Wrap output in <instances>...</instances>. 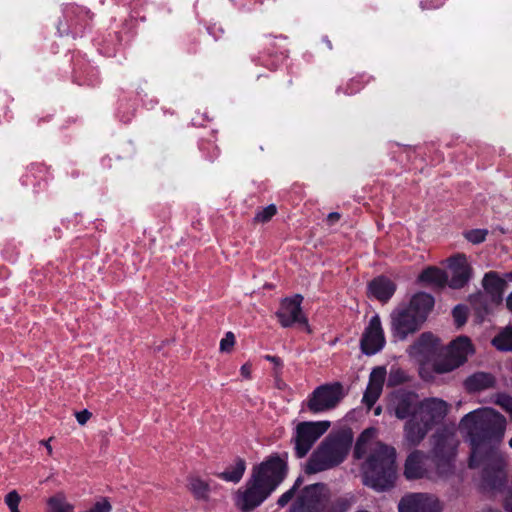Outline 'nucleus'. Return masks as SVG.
<instances>
[{
	"instance_id": "nucleus-1",
	"label": "nucleus",
	"mask_w": 512,
	"mask_h": 512,
	"mask_svg": "<svg viewBox=\"0 0 512 512\" xmlns=\"http://www.w3.org/2000/svg\"><path fill=\"white\" fill-rule=\"evenodd\" d=\"M471 442L470 468L482 469L483 479L492 487L501 484L507 461L500 450L506 419L499 412L484 408L467 414L461 421Z\"/></svg>"
},
{
	"instance_id": "nucleus-2",
	"label": "nucleus",
	"mask_w": 512,
	"mask_h": 512,
	"mask_svg": "<svg viewBox=\"0 0 512 512\" xmlns=\"http://www.w3.org/2000/svg\"><path fill=\"white\" fill-rule=\"evenodd\" d=\"M375 431L366 429L358 438L354 456L367 455L363 465L364 482L372 488L383 491L394 485L397 476L396 450L373 440Z\"/></svg>"
},
{
	"instance_id": "nucleus-3",
	"label": "nucleus",
	"mask_w": 512,
	"mask_h": 512,
	"mask_svg": "<svg viewBox=\"0 0 512 512\" xmlns=\"http://www.w3.org/2000/svg\"><path fill=\"white\" fill-rule=\"evenodd\" d=\"M352 442L350 429L330 434L310 455L305 464V473L316 474L338 466L346 458Z\"/></svg>"
},
{
	"instance_id": "nucleus-4",
	"label": "nucleus",
	"mask_w": 512,
	"mask_h": 512,
	"mask_svg": "<svg viewBox=\"0 0 512 512\" xmlns=\"http://www.w3.org/2000/svg\"><path fill=\"white\" fill-rule=\"evenodd\" d=\"M433 305L432 296L418 293L411 298L408 305L396 309L392 314V329L395 335L404 339L419 330Z\"/></svg>"
},
{
	"instance_id": "nucleus-5",
	"label": "nucleus",
	"mask_w": 512,
	"mask_h": 512,
	"mask_svg": "<svg viewBox=\"0 0 512 512\" xmlns=\"http://www.w3.org/2000/svg\"><path fill=\"white\" fill-rule=\"evenodd\" d=\"M300 503L310 512H345L348 503L343 499H333L325 484L306 486L298 495Z\"/></svg>"
},
{
	"instance_id": "nucleus-6",
	"label": "nucleus",
	"mask_w": 512,
	"mask_h": 512,
	"mask_svg": "<svg viewBox=\"0 0 512 512\" xmlns=\"http://www.w3.org/2000/svg\"><path fill=\"white\" fill-rule=\"evenodd\" d=\"M484 293L471 296V303L480 317L490 313L492 306H498L503 300L507 282L496 272L486 273L482 280Z\"/></svg>"
},
{
	"instance_id": "nucleus-7",
	"label": "nucleus",
	"mask_w": 512,
	"mask_h": 512,
	"mask_svg": "<svg viewBox=\"0 0 512 512\" xmlns=\"http://www.w3.org/2000/svg\"><path fill=\"white\" fill-rule=\"evenodd\" d=\"M331 427V422L323 421H302L295 427L293 438L295 453L299 458L305 457L316 441L323 436Z\"/></svg>"
},
{
	"instance_id": "nucleus-8",
	"label": "nucleus",
	"mask_w": 512,
	"mask_h": 512,
	"mask_svg": "<svg viewBox=\"0 0 512 512\" xmlns=\"http://www.w3.org/2000/svg\"><path fill=\"white\" fill-rule=\"evenodd\" d=\"M343 397L344 390L341 383L324 384L313 390L305 406L309 412L318 414L334 409Z\"/></svg>"
},
{
	"instance_id": "nucleus-9",
	"label": "nucleus",
	"mask_w": 512,
	"mask_h": 512,
	"mask_svg": "<svg viewBox=\"0 0 512 512\" xmlns=\"http://www.w3.org/2000/svg\"><path fill=\"white\" fill-rule=\"evenodd\" d=\"M284 474L285 463L278 457H272L253 468L250 480L271 494Z\"/></svg>"
},
{
	"instance_id": "nucleus-10",
	"label": "nucleus",
	"mask_w": 512,
	"mask_h": 512,
	"mask_svg": "<svg viewBox=\"0 0 512 512\" xmlns=\"http://www.w3.org/2000/svg\"><path fill=\"white\" fill-rule=\"evenodd\" d=\"M474 349L470 339L460 336L452 341L448 347L446 358L434 364V370L438 373H447L466 362L469 355L473 354Z\"/></svg>"
},
{
	"instance_id": "nucleus-11",
	"label": "nucleus",
	"mask_w": 512,
	"mask_h": 512,
	"mask_svg": "<svg viewBox=\"0 0 512 512\" xmlns=\"http://www.w3.org/2000/svg\"><path fill=\"white\" fill-rule=\"evenodd\" d=\"M456 443L452 438L439 440L435 446V470L432 481L447 480L455 473L453 458Z\"/></svg>"
},
{
	"instance_id": "nucleus-12",
	"label": "nucleus",
	"mask_w": 512,
	"mask_h": 512,
	"mask_svg": "<svg viewBox=\"0 0 512 512\" xmlns=\"http://www.w3.org/2000/svg\"><path fill=\"white\" fill-rule=\"evenodd\" d=\"M302 301L303 296L300 294L283 299L276 316L282 327L287 328L294 324H300L304 326L308 333H311L312 330L301 308Z\"/></svg>"
},
{
	"instance_id": "nucleus-13",
	"label": "nucleus",
	"mask_w": 512,
	"mask_h": 512,
	"mask_svg": "<svg viewBox=\"0 0 512 512\" xmlns=\"http://www.w3.org/2000/svg\"><path fill=\"white\" fill-rule=\"evenodd\" d=\"M399 512H440L439 500L428 493H411L399 502Z\"/></svg>"
},
{
	"instance_id": "nucleus-14",
	"label": "nucleus",
	"mask_w": 512,
	"mask_h": 512,
	"mask_svg": "<svg viewBox=\"0 0 512 512\" xmlns=\"http://www.w3.org/2000/svg\"><path fill=\"white\" fill-rule=\"evenodd\" d=\"M270 494L252 480H248L242 490L235 495V505L242 512H250L258 507Z\"/></svg>"
},
{
	"instance_id": "nucleus-15",
	"label": "nucleus",
	"mask_w": 512,
	"mask_h": 512,
	"mask_svg": "<svg viewBox=\"0 0 512 512\" xmlns=\"http://www.w3.org/2000/svg\"><path fill=\"white\" fill-rule=\"evenodd\" d=\"M447 404L436 398L426 399L422 402L419 401L417 412H415L416 419H420L430 429L432 426L440 422L447 414Z\"/></svg>"
},
{
	"instance_id": "nucleus-16",
	"label": "nucleus",
	"mask_w": 512,
	"mask_h": 512,
	"mask_svg": "<svg viewBox=\"0 0 512 512\" xmlns=\"http://www.w3.org/2000/svg\"><path fill=\"white\" fill-rule=\"evenodd\" d=\"M404 476L409 480L433 479L434 473L428 467V456L420 451H412L404 463Z\"/></svg>"
},
{
	"instance_id": "nucleus-17",
	"label": "nucleus",
	"mask_w": 512,
	"mask_h": 512,
	"mask_svg": "<svg viewBox=\"0 0 512 512\" xmlns=\"http://www.w3.org/2000/svg\"><path fill=\"white\" fill-rule=\"evenodd\" d=\"M450 274L449 286L454 289L464 287L472 274V267L464 254H457L448 260Z\"/></svg>"
},
{
	"instance_id": "nucleus-18",
	"label": "nucleus",
	"mask_w": 512,
	"mask_h": 512,
	"mask_svg": "<svg viewBox=\"0 0 512 512\" xmlns=\"http://www.w3.org/2000/svg\"><path fill=\"white\" fill-rule=\"evenodd\" d=\"M385 343L384 333L379 316H374L365 329L361 339V349L367 355H372L382 349Z\"/></svg>"
},
{
	"instance_id": "nucleus-19",
	"label": "nucleus",
	"mask_w": 512,
	"mask_h": 512,
	"mask_svg": "<svg viewBox=\"0 0 512 512\" xmlns=\"http://www.w3.org/2000/svg\"><path fill=\"white\" fill-rule=\"evenodd\" d=\"M419 405V399L412 392H397L392 396L391 406L397 418L414 417Z\"/></svg>"
},
{
	"instance_id": "nucleus-20",
	"label": "nucleus",
	"mask_w": 512,
	"mask_h": 512,
	"mask_svg": "<svg viewBox=\"0 0 512 512\" xmlns=\"http://www.w3.org/2000/svg\"><path fill=\"white\" fill-rule=\"evenodd\" d=\"M438 340L431 333H423L410 347V354L420 362H425L437 351Z\"/></svg>"
},
{
	"instance_id": "nucleus-21",
	"label": "nucleus",
	"mask_w": 512,
	"mask_h": 512,
	"mask_svg": "<svg viewBox=\"0 0 512 512\" xmlns=\"http://www.w3.org/2000/svg\"><path fill=\"white\" fill-rule=\"evenodd\" d=\"M386 378V370L383 367L375 368L370 374V381L365 391L363 401L371 408L379 398Z\"/></svg>"
},
{
	"instance_id": "nucleus-22",
	"label": "nucleus",
	"mask_w": 512,
	"mask_h": 512,
	"mask_svg": "<svg viewBox=\"0 0 512 512\" xmlns=\"http://www.w3.org/2000/svg\"><path fill=\"white\" fill-rule=\"evenodd\" d=\"M395 290V283L384 276L373 279L368 285L369 294L382 302L388 301Z\"/></svg>"
},
{
	"instance_id": "nucleus-23",
	"label": "nucleus",
	"mask_w": 512,
	"mask_h": 512,
	"mask_svg": "<svg viewBox=\"0 0 512 512\" xmlns=\"http://www.w3.org/2000/svg\"><path fill=\"white\" fill-rule=\"evenodd\" d=\"M429 430V427L414 416L405 424V439L410 445L416 446L425 438Z\"/></svg>"
},
{
	"instance_id": "nucleus-24",
	"label": "nucleus",
	"mask_w": 512,
	"mask_h": 512,
	"mask_svg": "<svg viewBox=\"0 0 512 512\" xmlns=\"http://www.w3.org/2000/svg\"><path fill=\"white\" fill-rule=\"evenodd\" d=\"M495 382V377L492 374L477 372L464 381V386L468 392H479L494 387Z\"/></svg>"
},
{
	"instance_id": "nucleus-25",
	"label": "nucleus",
	"mask_w": 512,
	"mask_h": 512,
	"mask_svg": "<svg viewBox=\"0 0 512 512\" xmlns=\"http://www.w3.org/2000/svg\"><path fill=\"white\" fill-rule=\"evenodd\" d=\"M448 274L442 269L431 266L418 276V282L425 285L443 286L448 281Z\"/></svg>"
},
{
	"instance_id": "nucleus-26",
	"label": "nucleus",
	"mask_w": 512,
	"mask_h": 512,
	"mask_svg": "<svg viewBox=\"0 0 512 512\" xmlns=\"http://www.w3.org/2000/svg\"><path fill=\"white\" fill-rule=\"evenodd\" d=\"M188 490L195 499L201 501H209L210 499V485L207 481L199 476H191L188 479Z\"/></svg>"
},
{
	"instance_id": "nucleus-27",
	"label": "nucleus",
	"mask_w": 512,
	"mask_h": 512,
	"mask_svg": "<svg viewBox=\"0 0 512 512\" xmlns=\"http://www.w3.org/2000/svg\"><path fill=\"white\" fill-rule=\"evenodd\" d=\"M246 470V462L238 458L232 465L225 471L218 474V477L227 482L238 483Z\"/></svg>"
},
{
	"instance_id": "nucleus-28",
	"label": "nucleus",
	"mask_w": 512,
	"mask_h": 512,
	"mask_svg": "<svg viewBox=\"0 0 512 512\" xmlns=\"http://www.w3.org/2000/svg\"><path fill=\"white\" fill-rule=\"evenodd\" d=\"M492 344L502 351L512 350V327H507L493 338Z\"/></svg>"
},
{
	"instance_id": "nucleus-29",
	"label": "nucleus",
	"mask_w": 512,
	"mask_h": 512,
	"mask_svg": "<svg viewBox=\"0 0 512 512\" xmlns=\"http://www.w3.org/2000/svg\"><path fill=\"white\" fill-rule=\"evenodd\" d=\"M276 212H277L276 206L274 204H271V205L265 207L264 209H262L261 211H259L258 213H256V215L254 217V223H256V224L267 223L272 219V217L276 214Z\"/></svg>"
},
{
	"instance_id": "nucleus-30",
	"label": "nucleus",
	"mask_w": 512,
	"mask_h": 512,
	"mask_svg": "<svg viewBox=\"0 0 512 512\" xmlns=\"http://www.w3.org/2000/svg\"><path fill=\"white\" fill-rule=\"evenodd\" d=\"M488 230L486 229H473L464 232V238L472 244H479L486 240Z\"/></svg>"
},
{
	"instance_id": "nucleus-31",
	"label": "nucleus",
	"mask_w": 512,
	"mask_h": 512,
	"mask_svg": "<svg viewBox=\"0 0 512 512\" xmlns=\"http://www.w3.org/2000/svg\"><path fill=\"white\" fill-rule=\"evenodd\" d=\"M46 512H64V497L62 493H57L47 500Z\"/></svg>"
},
{
	"instance_id": "nucleus-32",
	"label": "nucleus",
	"mask_w": 512,
	"mask_h": 512,
	"mask_svg": "<svg viewBox=\"0 0 512 512\" xmlns=\"http://www.w3.org/2000/svg\"><path fill=\"white\" fill-rule=\"evenodd\" d=\"M236 344V336L233 332L229 331L225 334L224 338L220 341V352L231 353Z\"/></svg>"
},
{
	"instance_id": "nucleus-33",
	"label": "nucleus",
	"mask_w": 512,
	"mask_h": 512,
	"mask_svg": "<svg viewBox=\"0 0 512 512\" xmlns=\"http://www.w3.org/2000/svg\"><path fill=\"white\" fill-rule=\"evenodd\" d=\"M21 497L16 490L10 491L5 496V503L11 512H20L18 509Z\"/></svg>"
},
{
	"instance_id": "nucleus-34",
	"label": "nucleus",
	"mask_w": 512,
	"mask_h": 512,
	"mask_svg": "<svg viewBox=\"0 0 512 512\" xmlns=\"http://www.w3.org/2000/svg\"><path fill=\"white\" fill-rule=\"evenodd\" d=\"M453 317L458 326H462L467 319V310L463 306H456L453 310Z\"/></svg>"
},
{
	"instance_id": "nucleus-35",
	"label": "nucleus",
	"mask_w": 512,
	"mask_h": 512,
	"mask_svg": "<svg viewBox=\"0 0 512 512\" xmlns=\"http://www.w3.org/2000/svg\"><path fill=\"white\" fill-rule=\"evenodd\" d=\"M112 506L107 499L96 502L87 512H110Z\"/></svg>"
},
{
	"instance_id": "nucleus-36",
	"label": "nucleus",
	"mask_w": 512,
	"mask_h": 512,
	"mask_svg": "<svg viewBox=\"0 0 512 512\" xmlns=\"http://www.w3.org/2000/svg\"><path fill=\"white\" fill-rule=\"evenodd\" d=\"M296 487H297V483L290 489L288 490L287 492H285L279 499H278V505L280 507H284L286 506L291 500L292 498L294 497V494H295V490H296Z\"/></svg>"
},
{
	"instance_id": "nucleus-37",
	"label": "nucleus",
	"mask_w": 512,
	"mask_h": 512,
	"mask_svg": "<svg viewBox=\"0 0 512 512\" xmlns=\"http://www.w3.org/2000/svg\"><path fill=\"white\" fill-rule=\"evenodd\" d=\"M75 417L80 425H85L91 419L92 413L89 410L84 409L82 411L76 412Z\"/></svg>"
},
{
	"instance_id": "nucleus-38",
	"label": "nucleus",
	"mask_w": 512,
	"mask_h": 512,
	"mask_svg": "<svg viewBox=\"0 0 512 512\" xmlns=\"http://www.w3.org/2000/svg\"><path fill=\"white\" fill-rule=\"evenodd\" d=\"M498 404L512 416V398L509 396H502L498 400Z\"/></svg>"
},
{
	"instance_id": "nucleus-39",
	"label": "nucleus",
	"mask_w": 512,
	"mask_h": 512,
	"mask_svg": "<svg viewBox=\"0 0 512 512\" xmlns=\"http://www.w3.org/2000/svg\"><path fill=\"white\" fill-rule=\"evenodd\" d=\"M241 375L249 380L252 377V366L249 363L243 364L240 368Z\"/></svg>"
},
{
	"instance_id": "nucleus-40",
	"label": "nucleus",
	"mask_w": 512,
	"mask_h": 512,
	"mask_svg": "<svg viewBox=\"0 0 512 512\" xmlns=\"http://www.w3.org/2000/svg\"><path fill=\"white\" fill-rule=\"evenodd\" d=\"M339 219H340V214L337 212H332L328 215V220L330 222H335V221H338Z\"/></svg>"
},
{
	"instance_id": "nucleus-41",
	"label": "nucleus",
	"mask_w": 512,
	"mask_h": 512,
	"mask_svg": "<svg viewBox=\"0 0 512 512\" xmlns=\"http://www.w3.org/2000/svg\"><path fill=\"white\" fill-rule=\"evenodd\" d=\"M506 307L510 312H512V292L508 295L506 299Z\"/></svg>"
},
{
	"instance_id": "nucleus-42",
	"label": "nucleus",
	"mask_w": 512,
	"mask_h": 512,
	"mask_svg": "<svg viewBox=\"0 0 512 512\" xmlns=\"http://www.w3.org/2000/svg\"><path fill=\"white\" fill-rule=\"evenodd\" d=\"M51 441H52V438H50L48 441H43L42 442L46 446L49 454H51V452H52V448H51V445H50Z\"/></svg>"
},
{
	"instance_id": "nucleus-43",
	"label": "nucleus",
	"mask_w": 512,
	"mask_h": 512,
	"mask_svg": "<svg viewBox=\"0 0 512 512\" xmlns=\"http://www.w3.org/2000/svg\"><path fill=\"white\" fill-rule=\"evenodd\" d=\"M267 359L270 360L272 363H274L276 365H280V360L277 357L268 356Z\"/></svg>"
},
{
	"instance_id": "nucleus-44",
	"label": "nucleus",
	"mask_w": 512,
	"mask_h": 512,
	"mask_svg": "<svg viewBox=\"0 0 512 512\" xmlns=\"http://www.w3.org/2000/svg\"><path fill=\"white\" fill-rule=\"evenodd\" d=\"M66 512H74V506L66 503Z\"/></svg>"
},
{
	"instance_id": "nucleus-45",
	"label": "nucleus",
	"mask_w": 512,
	"mask_h": 512,
	"mask_svg": "<svg viewBox=\"0 0 512 512\" xmlns=\"http://www.w3.org/2000/svg\"><path fill=\"white\" fill-rule=\"evenodd\" d=\"M506 277L512 281V271L506 274Z\"/></svg>"
},
{
	"instance_id": "nucleus-46",
	"label": "nucleus",
	"mask_w": 512,
	"mask_h": 512,
	"mask_svg": "<svg viewBox=\"0 0 512 512\" xmlns=\"http://www.w3.org/2000/svg\"><path fill=\"white\" fill-rule=\"evenodd\" d=\"M380 412H381V408H380V407H377V408L375 409V414L379 415V414H380Z\"/></svg>"
},
{
	"instance_id": "nucleus-47",
	"label": "nucleus",
	"mask_w": 512,
	"mask_h": 512,
	"mask_svg": "<svg viewBox=\"0 0 512 512\" xmlns=\"http://www.w3.org/2000/svg\"><path fill=\"white\" fill-rule=\"evenodd\" d=\"M395 376H396V374L391 375L389 380H390V381H393L394 383H396L397 381H394V380H393V378H394Z\"/></svg>"
},
{
	"instance_id": "nucleus-48",
	"label": "nucleus",
	"mask_w": 512,
	"mask_h": 512,
	"mask_svg": "<svg viewBox=\"0 0 512 512\" xmlns=\"http://www.w3.org/2000/svg\"><path fill=\"white\" fill-rule=\"evenodd\" d=\"M509 446L512 448V438L509 440Z\"/></svg>"
}]
</instances>
